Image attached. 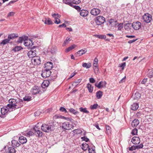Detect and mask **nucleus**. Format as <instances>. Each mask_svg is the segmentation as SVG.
<instances>
[{
    "mask_svg": "<svg viewBox=\"0 0 153 153\" xmlns=\"http://www.w3.org/2000/svg\"><path fill=\"white\" fill-rule=\"evenodd\" d=\"M8 102L9 104L7 105V106L10 111H13L23 106V101L19 99H10L9 100Z\"/></svg>",
    "mask_w": 153,
    "mask_h": 153,
    "instance_id": "f257e3e1",
    "label": "nucleus"
},
{
    "mask_svg": "<svg viewBox=\"0 0 153 153\" xmlns=\"http://www.w3.org/2000/svg\"><path fill=\"white\" fill-rule=\"evenodd\" d=\"M12 111L10 110V109L7 106L4 107L1 109V114L0 115V117H4L7 114L8 111L11 112Z\"/></svg>",
    "mask_w": 153,
    "mask_h": 153,
    "instance_id": "f03ea898",
    "label": "nucleus"
},
{
    "mask_svg": "<svg viewBox=\"0 0 153 153\" xmlns=\"http://www.w3.org/2000/svg\"><path fill=\"white\" fill-rule=\"evenodd\" d=\"M62 128L65 130H70L73 128L74 126L68 122H65L62 123Z\"/></svg>",
    "mask_w": 153,
    "mask_h": 153,
    "instance_id": "7ed1b4c3",
    "label": "nucleus"
},
{
    "mask_svg": "<svg viewBox=\"0 0 153 153\" xmlns=\"http://www.w3.org/2000/svg\"><path fill=\"white\" fill-rule=\"evenodd\" d=\"M105 21V19L102 16H99L97 17L95 19V22L97 25H100L104 23Z\"/></svg>",
    "mask_w": 153,
    "mask_h": 153,
    "instance_id": "20e7f679",
    "label": "nucleus"
},
{
    "mask_svg": "<svg viewBox=\"0 0 153 153\" xmlns=\"http://www.w3.org/2000/svg\"><path fill=\"white\" fill-rule=\"evenodd\" d=\"M143 19L144 22L146 23H149L152 20L151 15L148 13L145 14L143 16Z\"/></svg>",
    "mask_w": 153,
    "mask_h": 153,
    "instance_id": "39448f33",
    "label": "nucleus"
},
{
    "mask_svg": "<svg viewBox=\"0 0 153 153\" xmlns=\"http://www.w3.org/2000/svg\"><path fill=\"white\" fill-rule=\"evenodd\" d=\"M52 126H49L46 124H43L41 126L42 130L44 131L49 132L51 130Z\"/></svg>",
    "mask_w": 153,
    "mask_h": 153,
    "instance_id": "423d86ee",
    "label": "nucleus"
},
{
    "mask_svg": "<svg viewBox=\"0 0 153 153\" xmlns=\"http://www.w3.org/2000/svg\"><path fill=\"white\" fill-rule=\"evenodd\" d=\"M41 62L40 57L38 56L34 57L31 59L32 63L35 65H39L40 64Z\"/></svg>",
    "mask_w": 153,
    "mask_h": 153,
    "instance_id": "0eeeda50",
    "label": "nucleus"
},
{
    "mask_svg": "<svg viewBox=\"0 0 153 153\" xmlns=\"http://www.w3.org/2000/svg\"><path fill=\"white\" fill-rule=\"evenodd\" d=\"M107 84L106 82L105 81H101L98 84L96 83L95 84V85L98 88H105L106 87Z\"/></svg>",
    "mask_w": 153,
    "mask_h": 153,
    "instance_id": "6e6552de",
    "label": "nucleus"
},
{
    "mask_svg": "<svg viewBox=\"0 0 153 153\" xmlns=\"http://www.w3.org/2000/svg\"><path fill=\"white\" fill-rule=\"evenodd\" d=\"M39 124V123L37 124L35 126V127L33 128V129L35 131V133L36 136L39 137H41L42 135V132L38 128V125Z\"/></svg>",
    "mask_w": 153,
    "mask_h": 153,
    "instance_id": "1a4fd4ad",
    "label": "nucleus"
},
{
    "mask_svg": "<svg viewBox=\"0 0 153 153\" xmlns=\"http://www.w3.org/2000/svg\"><path fill=\"white\" fill-rule=\"evenodd\" d=\"M132 26L135 30H139L141 27V24L140 22L137 21L133 23Z\"/></svg>",
    "mask_w": 153,
    "mask_h": 153,
    "instance_id": "9d476101",
    "label": "nucleus"
},
{
    "mask_svg": "<svg viewBox=\"0 0 153 153\" xmlns=\"http://www.w3.org/2000/svg\"><path fill=\"white\" fill-rule=\"evenodd\" d=\"M51 72L50 71L45 69L42 71V73L41 74L42 76L44 78H46L49 77L51 74Z\"/></svg>",
    "mask_w": 153,
    "mask_h": 153,
    "instance_id": "9b49d317",
    "label": "nucleus"
},
{
    "mask_svg": "<svg viewBox=\"0 0 153 153\" xmlns=\"http://www.w3.org/2000/svg\"><path fill=\"white\" fill-rule=\"evenodd\" d=\"M27 39L26 38L25 40L24 45L25 46L28 47V48H30L33 45L32 41L30 39Z\"/></svg>",
    "mask_w": 153,
    "mask_h": 153,
    "instance_id": "f8f14e48",
    "label": "nucleus"
},
{
    "mask_svg": "<svg viewBox=\"0 0 153 153\" xmlns=\"http://www.w3.org/2000/svg\"><path fill=\"white\" fill-rule=\"evenodd\" d=\"M36 51L31 50L30 51L28 52L27 54L28 56L30 58H33L34 57H35L36 56Z\"/></svg>",
    "mask_w": 153,
    "mask_h": 153,
    "instance_id": "ddd939ff",
    "label": "nucleus"
},
{
    "mask_svg": "<svg viewBox=\"0 0 153 153\" xmlns=\"http://www.w3.org/2000/svg\"><path fill=\"white\" fill-rule=\"evenodd\" d=\"M140 138L138 137H134L131 140V142L135 145L139 144L140 143Z\"/></svg>",
    "mask_w": 153,
    "mask_h": 153,
    "instance_id": "4468645a",
    "label": "nucleus"
},
{
    "mask_svg": "<svg viewBox=\"0 0 153 153\" xmlns=\"http://www.w3.org/2000/svg\"><path fill=\"white\" fill-rule=\"evenodd\" d=\"M53 67V64L52 62H47L45 64V69L50 71Z\"/></svg>",
    "mask_w": 153,
    "mask_h": 153,
    "instance_id": "2eb2a0df",
    "label": "nucleus"
},
{
    "mask_svg": "<svg viewBox=\"0 0 153 153\" xmlns=\"http://www.w3.org/2000/svg\"><path fill=\"white\" fill-rule=\"evenodd\" d=\"M100 12V11L99 9L94 8L91 10L90 13L93 15L97 16L99 14Z\"/></svg>",
    "mask_w": 153,
    "mask_h": 153,
    "instance_id": "dca6fc26",
    "label": "nucleus"
},
{
    "mask_svg": "<svg viewBox=\"0 0 153 153\" xmlns=\"http://www.w3.org/2000/svg\"><path fill=\"white\" fill-rule=\"evenodd\" d=\"M53 118L55 120L61 119H65L66 120H68V119H69V118H66L64 116L61 115L60 114H56L53 117Z\"/></svg>",
    "mask_w": 153,
    "mask_h": 153,
    "instance_id": "f3484780",
    "label": "nucleus"
},
{
    "mask_svg": "<svg viewBox=\"0 0 153 153\" xmlns=\"http://www.w3.org/2000/svg\"><path fill=\"white\" fill-rule=\"evenodd\" d=\"M19 142L22 144H24L26 143L27 142V139L26 138L23 136L19 137Z\"/></svg>",
    "mask_w": 153,
    "mask_h": 153,
    "instance_id": "a211bd4d",
    "label": "nucleus"
},
{
    "mask_svg": "<svg viewBox=\"0 0 153 153\" xmlns=\"http://www.w3.org/2000/svg\"><path fill=\"white\" fill-rule=\"evenodd\" d=\"M88 11L86 10H82L80 13V15L82 17H85L87 16L88 14Z\"/></svg>",
    "mask_w": 153,
    "mask_h": 153,
    "instance_id": "6ab92c4d",
    "label": "nucleus"
},
{
    "mask_svg": "<svg viewBox=\"0 0 153 153\" xmlns=\"http://www.w3.org/2000/svg\"><path fill=\"white\" fill-rule=\"evenodd\" d=\"M98 59L97 58H95L94 60V62L93 64V65L94 67L96 68L95 69H97V70L98 71L99 70L98 68Z\"/></svg>",
    "mask_w": 153,
    "mask_h": 153,
    "instance_id": "aec40b11",
    "label": "nucleus"
},
{
    "mask_svg": "<svg viewBox=\"0 0 153 153\" xmlns=\"http://www.w3.org/2000/svg\"><path fill=\"white\" fill-rule=\"evenodd\" d=\"M49 81L47 80H44L42 85V86L43 88H45L48 87L49 85Z\"/></svg>",
    "mask_w": 153,
    "mask_h": 153,
    "instance_id": "412c9836",
    "label": "nucleus"
},
{
    "mask_svg": "<svg viewBox=\"0 0 153 153\" xmlns=\"http://www.w3.org/2000/svg\"><path fill=\"white\" fill-rule=\"evenodd\" d=\"M40 91V90L38 88L35 87L32 89L31 92L32 94H35L39 93Z\"/></svg>",
    "mask_w": 153,
    "mask_h": 153,
    "instance_id": "4be33fe9",
    "label": "nucleus"
},
{
    "mask_svg": "<svg viewBox=\"0 0 153 153\" xmlns=\"http://www.w3.org/2000/svg\"><path fill=\"white\" fill-rule=\"evenodd\" d=\"M12 145L13 147H18L20 145V144L16 140H13L12 141Z\"/></svg>",
    "mask_w": 153,
    "mask_h": 153,
    "instance_id": "5701e85b",
    "label": "nucleus"
},
{
    "mask_svg": "<svg viewBox=\"0 0 153 153\" xmlns=\"http://www.w3.org/2000/svg\"><path fill=\"white\" fill-rule=\"evenodd\" d=\"M18 36V34H16L14 33H12L8 36V38L10 39H13L16 38H17Z\"/></svg>",
    "mask_w": 153,
    "mask_h": 153,
    "instance_id": "b1692460",
    "label": "nucleus"
},
{
    "mask_svg": "<svg viewBox=\"0 0 153 153\" xmlns=\"http://www.w3.org/2000/svg\"><path fill=\"white\" fill-rule=\"evenodd\" d=\"M139 121L137 119L134 120L131 123V126L133 127L137 126L139 124Z\"/></svg>",
    "mask_w": 153,
    "mask_h": 153,
    "instance_id": "393cba45",
    "label": "nucleus"
},
{
    "mask_svg": "<svg viewBox=\"0 0 153 153\" xmlns=\"http://www.w3.org/2000/svg\"><path fill=\"white\" fill-rule=\"evenodd\" d=\"M42 21H44V20H43ZM44 21H45V23L46 24L50 25L52 24L53 23L52 21L49 18H45Z\"/></svg>",
    "mask_w": 153,
    "mask_h": 153,
    "instance_id": "a878e982",
    "label": "nucleus"
},
{
    "mask_svg": "<svg viewBox=\"0 0 153 153\" xmlns=\"http://www.w3.org/2000/svg\"><path fill=\"white\" fill-rule=\"evenodd\" d=\"M131 26H132L131 24L128 23L125 25L124 28L126 30L128 31L130 30Z\"/></svg>",
    "mask_w": 153,
    "mask_h": 153,
    "instance_id": "bb28decb",
    "label": "nucleus"
},
{
    "mask_svg": "<svg viewBox=\"0 0 153 153\" xmlns=\"http://www.w3.org/2000/svg\"><path fill=\"white\" fill-rule=\"evenodd\" d=\"M139 107V105L137 103H134L131 106V109L133 110H137Z\"/></svg>",
    "mask_w": 153,
    "mask_h": 153,
    "instance_id": "cd10ccee",
    "label": "nucleus"
},
{
    "mask_svg": "<svg viewBox=\"0 0 153 153\" xmlns=\"http://www.w3.org/2000/svg\"><path fill=\"white\" fill-rule=\"evenodd\" d=\"M87 87L88 88L89 92L92 93V92L93 90V87L91 85L88 83L87 85Z\"/></svg>",
    "mask_w": 153,
    "mask_h": 153,
    "instance_id": "c85d7f7f",
    "label": "nucleus"
},
{
    "mask_svg": "<svg viewBox=\"0 0 153 153\" xmlns=\"http://www.w3.org/2000/svg\"><path fill=\"white\" fill-rule=\"evenodd\" d=\"M97 37L100 39H105V40L109 41H110L109 39H106V36L105 35H97Z\"/></svg>",
    "mask_w": 153,
    "mask_h": 153,
    "instance_id": "c756f323",
    "label": "nucleus"
},
{
    "mask_svg": "<svg viewBox=\"0 0 153 153\" xmlns=\"http://www.w3.org/2000/svg\"><path fill=\"white\" fill-rule=\"evenodd\" d=\"M82 66L86 68H89L91 67V64L90 62L88 63H83L82 64Z\"/></svg>",
    "mask_w": 153,
    "mask_h": 153,
    "instance_id": "7c9ffc66",
    "label": "nucleus"
},
{
    "mask_svg": "<svg viewBox=\"0 0 153 153\" xmlns=\"http://www.w3.org/2000/svg\"><path fill=\"white\" fill-rule=\"evenodd\" d=\"M86 51H87L86 49L85 50L82 49L78 51L77 52V54H79L78 56H80L86 53Z\"/></svg>",
    "mask_w": 153,
    "mask_h": 153,
    "instance_id": "2f4dec72",
    "label": "nucleus"
},
{
    "mask_svg": "<svg viewBox=\"0 0 153 153\" xmlns=\"http://www.w3.org/2000/svg\"><path fill=\"white\" fill-rule=\"evenodd\" d=\"M96 95L98 99H100L102 96V92L100 91H98L96 93Z\"/></svg>",
    "mask_w": 153,
    "mask_h": 153,
    "instance_id": "473e14b6",
    "label": "nucleus"
},
{
    "mask_svg": "<svg viewBox=\"0 0 153 153\" xmlns=\"http://www.w3.org/2000/svg\"><path fill=\"white\" fill-rule=\"evenodd\" d=\"M82 149L84 151L87 150L89 147L88 144L85 143L82 144Z\"/></svg>",
    "mask_w": 153,
    "mask_h": 153,
    "instance_id": "72a5a7b5",
    "label": "nucleus"
},
{
    "mask_svg": "<svg viewBox=\"0 0 153 153\" xmlns=\"http://www.w3.org/2000/svg\"><path fill=\"white\" fill-rule=\"evenodd\" d=\"M69 111L70 112L72 113L75 115L79 113V112L78 111H76L75 110L72 108H70L69 109Z\"/></svg>",
    "mask_w": 153,
    "mask_h": 153,
    "instance_id": "f704fd0d",
    "label": "nucleus"
},
{
    "mask_svg": "<svg viewBox=\"0 0 153 153\" xmlns=\"http://www.w3.org/2000/svg\"><path fill=\"white\" fill-rule=\"evenodd\" d=\"M73 132L74 134H80L82 133V131L79 129H76L73 131Z\"/></svg>",
    "mask_w": 153,
    "mask_h": 153,
    "instance_id": "c9c22d12",
    "label": "nucleus"
},
{
    "mask_svg": "<svg viewBox=\"0 0 153 153\" xmlns=\"http://www.w3.org/2000/svg\"><path fill=\"white\" fill-rule=\"evenodd\" d=\"M79 111L84 113L88 114L89 113V111L87 110L86 108H83L82 107H80L79 108Z\"/></svg>",
    "mask_w": 153,
    "mask_h": 153,
    "instance_id": "e433bc0d",
    "label": "nucleus"
},
{
    "mask_svg": "<svg viewBox=\"0 0 153 153\" xmlns=\"http://www.w3.org/2000/svg\"><path fill=\"white\" fill-rule=\"evenodd\" d=\"M26 38H27V37L25 36L20 37L18 39V40L17 42L18 43H21L23 41H25V39Z\"/></svg>",
    "mask_w": 153,
    "mask_h": 153,
    "instance_id": "4c0bfd02",
    "label": "nucleus"
},
{
    "mask_svg": "<svg viewBox=\"0 0 153 153\" xmlns=\"http://www.w3.org/2000/svg\"><path fill=\"white\" fill-rule=\"evenodd\" d=\"M105 128L107 133L108 134H111V128L108 125H106Z\"/></svg>",
    "mask_w": 153,
    "mask_h": 153,
    "instance_id": "58836bf2",
    "label": "nucleus"
},
{
    "mask_svg": "<svg viewBox=\"0 0 153 153\" xmlns=\"http://www.w3.org/2000/svg\"><path fill=\"white\" fill-rule=\"evenodd\" d=\"M8 151L9 153H16V152L15 149L12 147H9Z\"/></svg>",
    "mask_w": 153,
    "mask_h": 153,
    "instance_id": "ea45409f",
    "label": "nucleus"
},
{
    "mask_svg": "<svg viewBox=\"0 0 153 153\" xmlns=\"http://www.w3.org/2000/svg\"><path fill=\"white\" fill-rule=\"evenodd\" d=\"M141 94L139 92H136L134 94V99H138L140 98Z\"/></svg>",
    "mask_w": 153,
    "mask_h": 153,
    "instance_id": "a19ab883",
    "label": "nucleus"
},
{
    "mask_svg": "<svg viewBox=\"0 0 153 153\" xmlns=\"http://www.w3.org/2000/svg\"><path fill=\"white\" fill-rule=\"evenodd\" d=\"M71 40V39L70 38H68L67 37L64 42L62 44V46H65L66 45L68 44V43Z\"/></svg>",
    "mask_w": 153,
    "mask_h": 153,
    "instance_id": "79ce46f5",
    "label": "nucleus"
},
{
    "mask_svg": "<svg viewBox=\"0 0 153 153\" xmlns=\"http://www.w3.org/2000/svg\"><path fill=\"white\" fill-rule=\"evenodd\" d=\"M10 41V40L8 38V39H5L4 40H3L1 42V44H3V45H5L6 44L8 43Z\"/></svg>",
    "mask_w": 153,
    "mask_h": 153,
    "instance_id": "37998d69",
    "label": "nucleus"
},
{
    "mask_svg": "<svg viewBox=\"0 0 153 153\" xmlns=\"http://www.w3.org/2000/svg\"><path fill=\"white\" fill-rule=\"evenodd\" d=\"M63 2L64 3L68 4L70 6L72 5L71 0H63Z\"/></svg>",
    "mask_w": 153,
    "mask_h": 153,
    "instance_id": "c03bdc74",
    "label": "nucleus"
},
{
    "mask_svg": "<svg viewBox=\"0 0 153 153\" xmlns=\"http://www.w3.org/2000/svg\"><path fill=\"white\" fill-rule=\"evenodd\" d=\"M98 105L97 104H95L93 105H91L90 106V108L91 110H94L97 108Z\"/></svg>",
    "mask_w": 153,
    "mask_h": 153,
    "instance_id": "a18cd8bd",
    "label": "nucleus"
},
{
    "mask_svg": "<svg viewBox=\"0 0 153 153\" xmlns=\"http://www.w3.org/2000/svg\"><path fill=\"white\" fill-rule=\"evenodd\" d=\"M32 97L29 96H25L23 99L25 101H29L31 100Z\"/></svg>",
    "mask_w": 153,
    "mask_h": 153,
    "instance_id": "49530a36",
    "label": "nucleus"
},
{
    "mask_svg": "<svg viewBox=\"0 0 153 153\" xmlns=\"http://www.w3.org/2000/svg\"><path fill=\"white\" fill-rule=\"evenodd\" d=\"M34 134V133L31 131H30L29 132L26 133L25 135L29 137L32 136Z\"/></svg>",
    "mask_w": 153,
    "mask_h": 153,
    "instance_id": "de8ad7c7",
    "label": "nucleus"
},
{
    "mask_svg": "<svg viewBox=\"0 0 153 153\" xmlns=\"http://www.w3.org/2000/svg\"><path fill=\"white\" fill-rule=\"evenodd\" d=\"M22 49V48L20 46H17L13 49V50L15 51H19Z\"/></svg>",
    "mask_w": 153,
    "mask_h": 153,
    "instance_id": "09e8293b",
    "label": "nucleus"
},
{
    "mask_svg": "<svg viewBox=\"0 0 153 153\" xmlns=\"http://www.w3.org/2000/svg\"><path fill=\"white\" fill-rule=\"evenodd\" d=\"M70 6L73 7L78 11H80L81 10V8L79 6L74 5L72 3V5H71Z\"/></svg>",
    "mask_w": 153,
    "mask_h": 153,
    "instance_id": "8fccbe9b",
    "label": "nucleus"
},
{
    "mask_svg": "<svg viewBox=\"0 0 153 153\" xmlns=\"http://www.w3.org/2000/svg\"><path fill=\"white\" fill-rule=\"evenodd\" d=\"M137 129L135 128L134 129H133L131 132V134L133 135H137Z\"/></svg>",
    "mask_w": 153,
    "mask_h": 153,
    "instance_id": "3c124183",
    "label": "nucleus"
},
{
    "mask_svg": "<svg viewBox=\"0 0 153 153\" xmlns=\"http://www.w3.org/2000/svg\"><path fill=\"white\" fill-rule=\"evenodd\" d=\"M81 79H79L76 80V81L74 82L73 83V85L74 86H76L79 84V83L81 82Z\"/></svg>",
    "mask_w": 153,
    "mask_h": 153,
    "instance_id": "603ef678",
    "label": "nucleus"
},
{
    "mask_svg": "<svg viewBox=\"0 0 153 153\" xmlns=\"http://www.w3.org/2000/svg\"><path fill=\"white\" fill-rule=\"evenodd\" d=\"M118 27V30H121L123 28V23H120L118 24L117 26Z\"/></svg>",
    "mask_w": 153,
    "mask_h": 153,
    "instance_id": "864d4df0",
    "label": "nucleus"
},
{
    "mask_svg": "<svg viewBox=\"0 0 153 153\" xmlns=\"http://www.w3.org/2000/svg\"><path fill=\"white\" fill-rule=\"evenodd\" d=\"M52 16L54 18V19H55V18H57V17L60 18L61 17V16L60 15L56 13L52 14Z\"/></svg>",
    "mask_w": 153,
    "mask_h": 153,
    "instance_id": "5fc2aeb1",
    "label": "nucleus"
},
{
    "mask_svg": "<svg viewBox=\"0 0 153 153\" xmlns=\"http://www.w3.org/2000/svg\"><path fill=\"white\" fill-rule=\"evenodd\" d=\"M148 75L150 78L152 77H153V71H149Z\"/></svg>",
    "mask_w": 153,
    "mask_h": 153,
    "instance_id": "6e6d98bb",
    "label": "nucleus"
},
{
    "mask_svg": "<svg viewBox=\"0 0 153 153\" xmlns=\"http://www.w3.org/2000/svg\"><path fill=\"white\" fill-rule=\"evenodd\" d=\"M88 150L89 153H94L95 152L94 149L92 147L89 148Z\"/></svg>",
    "mask_w": 153,
    "mask_h": 153,
    "instance_id": "4d7b16f0",
    "label": "nucleus"
},
{
    "mask_svg": "<svg viewBox=\"0 0 153 153\" xmlns=\"http://www.w3.org/2000/svg\"><path fill=\"white\" fill-rule=\"evenodd\" d=\"M58 17L55 19L54 23L56 24H59L61 22L60 20L59 19Z\"/></svg>",
    "mask_w": 153,
    "mask_h": 153,
    "instance_id": "13d9d810",
    "label": "nucleus"
},
{
    "mask_svg": "<svg viewBox=\"0 0 153 153\" xmlns=\"http://www.w3.org/2000/svg\"><path fill=\"white\" fill-rule=\"evenodd\" d=\"M59 110L62 112H64L65 113L67 112V111L66 109L65 108L62 107H61L60 108Z\"/></svg>",
    "mask_w": 153,
    "mask_h": 153,
    "instance_id": "bf43d9fd",
    "label": "nucleus"
},
{
    "mask_svg": "<svg viewBox=\"0 0 153 153\" xmlns=\"http://www.w3.org/2000/svg\"><path fill=\"white\" fill-rule=\"evenodd\" d=\"M15 13L13 12H9L7 15V17H9L11 16H13L15 14Z\"/></svg>",
    "mask_w": 153,
    "mask_h": 153,
    "instance_id": "052dcab7",
    "label": "nucleus"
},
{
    "mask_svg": "<svg viewBox=\"0 0 153 153\" xmlns=\"http://www.w3.org/2000/svg\"><path fill=\"white\" fill-rule=\"evenodd\" d=\"M81 2L80 0H73V3L75 4H78Z\"/></svg>",
    "mask_w": 153,
    "mask_h": 153,
    "instance_id": "680f3d73",
    "label": "nucleus"
},
{
    "mask_svg": "<svg viewBox=\"0 0 153 153\" xmlns=\"http://www.w3.org/2000/svg\"><path fill=\"white\" fill-rule=\"evenodd\" d=\"M137 149L136 146H133L129 148V150L130 151H133Z\"/></svg>",
    "mask_w": 153,
    "mask_h": 153,
    "instance_id": "e2e57ef3",
    "label": "nucleus"
},
{
    "mask_svg": "<svg viewBox=\"0 0 153 153\" xmlns=\"http://www.w3.org/2000/svg\"><path fill=\"white\" fill-rule=\"evenodd\" d=\"M81 139L82 140L85 141L86 142H88L89 141V139L85 137H82Z\"/></svg>",
    "mask_w": 153,
    "mask_h": 153,
    "instance_id": "0e129e2a",
    "label": "nucleus"
},
{
    "mask_svg": "<svg viewBox=\"0 0 153 153\" xmlns=\"http://www.w3.org/2000/svg\"><path fill=\"white\" fill-rule=\"evenodd\" d=\"M126 62H124L122 63L121 65H120V67L122 68V70H123L124 69V67L126 66Z\"/></svg>",
    "mask_w": 153,
    "mask_h": 153,
    "instance_id": "69168bd1",
    "label": "nucleus"
},
{
    "mask_svg": "<svg viewBox=\"0 0 153 153\" xmlns=\"http://www.w3.org/2000/svg\"><path fill=\"white\" fill-rule=\"evenodd\" d=\"M136 146V147H137V149L142 148L143 147V144H140L139 145Z\"/></svg>",
    "mask_w": 153,
    "mask_h": 153,
    "instance_id": "338daca9",
    "label": "nucleus"
},
{
    "mask_svg": "<svg viewBox=\"0 0 153 153\" xmlns=\"http://www.w3.org/2000/svg\"><path fill=\"white\" fill-rule=\"evenodd\" d=\"M89 81L91 83H94L95 82V80L93 78H91L89 79Z\"/></svg>",
    "mask_w": 153,
    "mask_h": 153,
    "instance_id": "774afa93",
    "label": "nucleus"
}]
</instances>
